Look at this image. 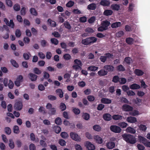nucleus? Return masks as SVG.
I'll list each match as a JSON object with an SVG mask.
<instances>
[{
    "label": "nucleus",
    "instance_id": "5701e85b",
    "mask_svg": "<svg viewBox=\"0 0 150 150\" xmlns=\"http://www.w3.org/2000/svg\"><path fill=\"white\" fill-rule=\"evenodd\" d=\"M93 128L94 130L98 132H100L102 129L101 127L98 125H94L93 127Z\"/></svg>",
    "mask_w": 150,
    "mask_h": 150
},
{
    "label": "nucleus",
    "instance_id": "e2e57ef3",
    "mask_svg": "<svg viewBox=\"0 0 150 150\" xmlns=\"http://www.w3.org/2000/svg\"><path fill=\"white\" fill-rule=\"evenodd\" d=\"M59 143L61 146H64L66 145V142L64 139H61L59 141Z\"/></svg>",
    "mask_w": 150,
    "mask_h": 150
},
{
    "label": "nucleus",
    "instance_id": "3c124183",
    "mask_svg": "<svg viewBox=\"0 0 150 150\" xmlns=\"http://www.w3.org/2000/svg\"><path fill=\"white\" fill-rule=\"evenodd\" d=\"M63 57L65 60H68L71 59V57L69 54L66 53L63 55Z\"/></svg>",
    "mask_w": 150,
    "mask_h": 150
},
{
    "label": "nucleus",
    "instance_id": "20e7f679",
    "mask_svg": "<svg viewBox=\"0 0 150 150\" xmlns=\"http://www.w3.org/2000/svg\"><path fill=\"white\" fill-rule=\"evenodd\" d=\"M110 129L111 131L116 133H120L122 130L119 127L115 125H111Z\"/></svg>",
    "mask_w": 150,
    "mask_h": 150
},
{
    "label": "nucleus",
    "instance_id": "2eb2a0df",
    "mask_svg": "<svg viewBox=\"0 0 150 150\" xmlns=\"http://www.w3.org/2000/svg\"><path fill=\"white\" fill-rule=\"evenodd\" d=\"M100 101L102 103L106 104H109L112 102V100H111L105 98H102Z\"/></svg>",
    "mask_w": 150,
    "mask_h": 150
},
{
    "label": "nucleus",
    "instance_id": "603ef678",
    "mask_svg": "<svg viewBox=\"0 0 150 150\" xmlns=\"http://www.w3.org/2000/svg\"><path fill=\"white\" fill-rule=\"evenodd\" d=\"M139 128L140 130L145 131L146 130L147 127L146 125L141 124L139 126Z\"/></svg>",
    "mask_w": 150,
    "mask_h": 150
},
{
    "label": "nucleus",
    "instance_id": "69168bd1",
    "mask_svg": "<svg viewBox=\"0 0 150 150\" xmlns=\"http://www.w3.org/2000/svg\"><path fill=\"white\" fill-rule=\"evenodd\" d=\"M79 21L81 23H85L87 21V18L85 16L81 17L79 19Z\"/></svg>",
    "mask_w": 150,
    "mask_h": 150
},
{
    "label": "nucleus",
    "instance_id": "72a5a7b5",
    "mask_svg": "<svg viewBox=\"0 0 150 150\" xmlns=\"http://www.w3.org/2000/svg\"><path fill=\"white\" fill-rule=\"evenodd\" d=\"M138 140L139 142H142L144 144V143L147 141V139L141 136H138Z\"/></svg>",
    "mask_w": 150,
    "mask_h": 150
},
{
    "label": "nucleus",
    "instance_id": "c03bdc74",
    "mask_svg": "<svg viewBox=\"0 0 150 150\" xmlns=\"http://www.w3.org/2000/svg\"><path fill=\"white\" fill-rule=\"evenodd\" d=\"M13 132L16 134H18L20 132L19 128L18 126L15 125L13 127Z\"/></svg>",
    "mask_w": 150,
    "mask_h": 150
},
{
    "label": "nucleus",
    "instance_id": "6ab92c4d",
    "mask_svg": "<svg viewBox=\"0 0 150 150\" xmlns=\"http://www.w3.org/2000/svg\"><path fill=\"white\" fill-rule=\"evenodd\" d=\"M98 74L100 76H105L107 74L108 71L104 69H101L98 72Z\"/></svg>",
    "mask_w": 150,
    "mask_h": 150
},
{
    "label": "nucleus",
    "instance_id": "b1692460",
    "mask_svg": "<svg viewBox=\"0 0 150 150\" xmlns=\"http://www.w3.org/2000/svg\"><path fill=\"white\" fill-rule=\"evenodd\" d=\"M56 92L59 95L60 98H62L63 97L64 93L61 89L58 88L56 90Z\"/></svg>",
    "mask_w": 150,
    "mask_h": 150
},
{
    "label": "nucleus",
    "instance_id": "0e129e2a",
    "mask_svg": "<svg viewBox=\"0 0 150 150\" xmlns=\"http://www.w3.org/2000/svg\"><path fill=\"white\" fill-rule=\"evenodd\" d=\"M4 130L6 133L8 135L10 134L11 133V130L9 127H6Z\"/></svg>",
    "mask_w": 150,
    "mask_h": 150
},
{
    "label": "nucleus",
    "instance_id": "f03ea898",
    "mask_svg": "<svg viewBox=\"0 0 150 150\" xmlns=\"http://www.w3.org/2000/svg\"><path fill=\"white\" fill-rule=\"evenodd\" d=\"M97 40V38L96 37L91 36L83 39L81 41V43L84 45H90L96 42Z\"/></svg>",
    "mask_w": 150,
    "mask_h": 150
},
{
    "label": "nucleus",
    "instance_id": "0eeeda50",
    "mask_svg": "<svg viewBox=\"0 0 150 150\" xmlns=\"http://www.w3.org/2000/svg\"><path fill=\"white\" fill-rule=\"evenodd\" d=\"M23 104L22 102L18 101L16 102L14 105V108L15 109L18 110H21L23 108Z\"/></svg>",
    "mask_w": 150,
    "mask_h": 150
},
{
    "label": "nucleus",
    "instance_id": "4c0bfd02",
    "mask_svg": "<svg viewBox=\"0 0 150 150\" xmlns=\"http://www.w3.org/2000/svg\"><path fill=\"white\" fill-rule=\"evenodd\" d=\"M126 42L129 45H132L134 41V39L131 38H128L126 39Z\"/></svg>",
    "mask_w": 150,
    "mask_h": 150
},
{
    "label": "nucleus",
    "instance_id": "7ed1b4c3",
    "mask_svg": "<svg viewBox=\"0 0 150 150\" xmlns=\"http://www.w3.org/2000/svg\"><path fill=\"white\" fill-rule=\"evenodd\" d=\"M104 56H101L99 58V59L101 62L103 63L105 62L107 58L110 59L112 58L113 55L109 53H107L105 54Z\"/></svg>",
    "mask_w": 150,
    "mask_h": 150
},
{
    "label": "nucleus",
    "instance_id": "6e6552de",
    "mask_svg": "<svg viewBox=\"0 0 150 150\" xmlns=\"http://www.w3.org/2000/svg\"><path fill=\"white\" fill-rule=\"evenodd\" d=\"M122 110L125 111H130L132 110L133 108L130 105H127L124 104L122 106Z\"/></svg>",
    "mask_w": 150,
    "mask_h": 150
},
{
    "label": "nucleus",
    "instance_id": "9d476101",
    "mask_svg": "<svg viewBox=\"0 0 150 150\" xmlns=\"http://www.w3.org/2000/svg\"><path fill=\"white\" fill-rule=\"evenodd\" d=\"M103 68L105 69L106 71L108 72H112L114 70V67L111 65H106L103 67Z\"/></svg>",
    "mask_w": 150,
    "mask_h": 150
},
{
    "label": "nucleus",
    "instance_id": "ea45409f",
    "mask_svg": "<svg viewBox=\"0 0 150 150\" xmlns=\"http://www.w3.org/2000/svg\"><path fill=\"white\" fill-rule=\"evenodd\" d=\"M54 130L56 133L58 134L61 132V128L60 127L56 125L54 126Z\"/></svg>",
    "mask_w": 150,
    "mask_h": 150
},
{
    "label": "nucleus",
    "instance_id": "aec40b11",
    "mask_svg": "<svg viewBox=\"0 0 150 150\" xmlns=\"http://www.w3.org/2000/svg\"><path fill=\"white\" fill-rule=\"evenodd\" d=\"M103 119L106 121H110L111 119V116L109 113H106L103 115Z\"/></svg>",
    "mask_w": 150,
    "mask_h": 150
},
{
    "label": "nucleus",
    "instance_id": "052dcab7",
    "mask_svg": "<svg viewBox=\"0 0 150 150\" xmlns=\"http://www.w3.org/2000/svg\"><path fill=\"white\" fill-rule=\"evenodd\" d=\"M13 9L16 11H18L20 9V6L19 4H16L13 6Z\"/></svg>",
    "mask_w": 150,
    "mask_h": 150
},
{
    "label": "nucleus",
    "instance_id": "864d4df0",
    "mask_svg": "<svg viewBox=\"0 0 150 150\" xmlns=\"http://www.w3.org/2000/svg\"><path fill=\"white\" fill-rule=\"evenodd\" d=\"M73 112L76 115H79L80 112V110L78 108H73L72 109Z\"/></svg>",
    "mask_w": 150,
    "mask_h": 150
},
{
    "label": "nucleus",
    "instance_id": "2f4dec72",
    "mask_svg": "<svg viewBox=\"0 0 150 150\" xmlns=\"http://www.w3.org/2000/svg\"><path fill=\"white\" fill-rule=\"evenodd\" d=\"M116 68L117 70L118 71H124L125 70V68L121 64L118 66Z\"/></svg>",
    "mask_w": 150,
    "mask_h": 150
},
{
    "label": "nucleus",
    "instance_id": "dca6fc26",
    "mask_svg": "<svg viewBox=\"0 0 150 150\" xmlns=\"http://www.w3.org/2000/svg\"><path fill=\"white\" fill-rule=\"evenodd\" d=\"M94 139L98 144H101L103 142L102 139L98 135H97L95 136L94 137Z\"/></svg>",
    "mask_w": 150,
    "mask_h": 150
},
{
    "label": "nucleus",
    "instance_id": "8fccbe9b",
    "mask_svg": "<svg viewBox=\"0 0 150 150\" xmlns=\"http://www.w3.org/2000/svg\"><path fill=\"white\" fill-rule=\"evenodd\" d=\"M21 33L20 29H17L15 31V35L16 37L19 38L21 37Z\"/></svg>",
    "mask_w": 150,
    "mask_h": 150
},
{
    "label": "nucleus",
    "instance_id": "e433bc0d",
    "mask_svg": "<svg viewBox=\"0 0 150 150\" xmlns=\"http://www.w3.org/2000/svg\"><path fill=\"white\" fill-rule=\"evenodd\" d=\"M118 125L122 128H124L127 127L128 125V124L125 122H121L118 123Z\"/></svg>",
    "mask_w": 150,
    "mask_h": 150
},
{
    "label": "nucleus",
    "instance_id": "13d9d810",
    "mask_svg": "<svg viewBox=\"0 0 150 150\" xmlns=\"http://www.w3.org/2000/svg\"><path fill=\"white\" fill-rule=\"evenodd\" d=\"M64 26H65V27L66 28L68 29L69 30H70L71 29V26L70 25V24L67 21H66L64 23Z\"/></svg>",
    "mask_w": 150,
    "mask_h": 150
},
{
    "label": "nucleus",
    "instance_id": "f8f14e48",
    "mask_svg": "<svg viewBox=\"0 0 150 150\" xmlns=\"http://www.w3.org/2000/svg\"><path fill=\"white\" fill-rule=\"evenodd\" d=\"M115 146V142H108L106 144V146L107 148L109 149H112L114 148Z\"/></svg>",
    "mask_w": 150,
    "mask_h": 150
},
{
    "label": "nucleus",
    "instance_id": "393cba45",
    "mask_svg": "<svg viewBox=\"0 0 150 150\" xmlns=\"http://www.w3.org/2000/svg\"><path fill=\"white\" fill-rule=\"evenodd\" d=\"M82 117L86 120H88L90 117V115L87 113H83L82 115Z\"/></svg>",
    "mask_w": 150,
    "mask_h": 150
},
{
    "label": "nucleus",
    "instance_id": "412c9836",
    "mask_svg": "<svg viewBox=\"0 0 150 150\" xmlns=\"http://www.w3.org/2000/svg\"><path fill=\"white\" fill-rule=\"evenodd\" d=\"M135 74L138 76H141L144 74V72L141 69H136L134 71Z\"/></svg>",
    "mask_w": 150,
    "mask_h": 150
},
{
    "label": "nucleus",
    "instance_id": "774afa93",
    "mask_svg": "<svg viewBox=\"0 0 150 150\" xmlns=\"http://www.w3.org/2000/svg\"><path fill=\"white\" fill-rule=\"evenodd\" d=\"M21 14V15L24 16L26 13V8L25 7H22L20 11Z\"/></svg>",
    "mask_w": 150,
    "mask_h": 150
},
{
    "label": "nucleus",
    "instance_id": "1a4fd4ad",
    "mask_svg": "<svg viewBox=\"0 0 150 150\" xmlns=\"http://www.w3.org/2000/svg\"><path fill=\"white\" fill-rule=\"evenodd\" d=\"M86 146L88 150H94L95 148V146L88 141L86 142Z\"/></svg>",
    "mask_w": 150,
    "mask_h": 150
},
{
    "label": "nucleus",
    "instance_id": "7c9ffc66",
    "mask_svg": "<svg viewBox=\"0 0 150 150\" xmlns=\"http://www.w3.org/2000/svg\"><path fill=\"white\" fill-rule=\"evenodd\" d=\"M30 13L33 15L37 16L38 15V12L34 8H31L30 9Z\"/></svg>",
    "mask_w": 150,
    "mask_h": 150
},
{
    "label": "nucleus",
    "instance_id": "bf43d9fd",
    "mask_svg": "<svg viewBox=\"0 0 150 150\" xmlns=\"http://www.w3.org/2000/svg\"><path fill=\"white\" fill-rule=\"evenodd\" d=\"M96 20V17L94 16H93L91 17L88 20V22L91 24L94 23Z\"/></svg>",
    "mask_w": 150,
    "mask_h": 150
},
{
    "label": "nucleus",
    "instance_id": "49530a36",
    "mask_svg": "<svg viewBox=\"0 0 150 150\" xmlns=\"http://www.w3.org/2000/svg\"><path fill=\"white\" fill-rule=\"evenodd\" d=\"M60 135L62 137L63 139L67 138L69 136L67 133L65 132H62L60 134Z\"/></svg>",
    "mask_w": 150,
    "mask_h": 150
},
{
    "label": "nucleus",
    "instance_id": "a878e982",
    "mask_svg": "<svg viewBox=\"0 0 150 150\" xmlns=\"http://www.w3.org/2000/svg\"><path fill=\"white\" fill-rule=\"evenodd\" d=\"M111 7L114 10L118 11L120 9V6L117 4H112L111 5Z\"/></svg>",
    "mask_w": 150,
    "mask_h": 150
},
{
    "label": "nucleus",
    "instance_id": "5fc2aeb1",
    "mask_svg": "<svg viewBox=\"0 0 150 150\" xmlns=\"http://www.w3.org/2000/svg\"><path fill=\"white\" fill-rule=\"evenodd\" d=\"M51 42L55 45H57L59 43L58 40L54 38H51L50 40Z\"/></svg>",
    "mask_w": 150,
    "mask_h": 150
},
{
    "label": "nucleus",
    "instance_id": "c85d7f7f",
    "mask_svg": "<svg viewBox=\"0 0 150 150\" xmlns=\"http://www.w3.org/2000/svg\"><path fill=\"white\" fill-rule=\"evenodd\" d=\"M98 69V67L94 66H91L87 68L88 71H95L97 70Z\"/></svg>",
    "mask_w": 150,
    "mask_h": 150
},
{
    "label": "nucleus",
    "instance_id": "58836bf2",
    "mask_svg": "<svg viewBox=\"0 0 150 150\" xmlns=\"http://www.w3.org/2000/svg\"><path fill=\"white\" fill-rule=\"evenodd\" d=\"M10 62L12 65L14 67L18 68L19 67L18 64L15 60L13 59H11L10 60Z\"/></svg>",
    "mask_w": 150,
    "mask_h": 150
},
{
    "label": "nucleus",
    "instance_id": "f257e3e1",
    "mask_svg": "<svg viewBox=\"0 0 150 150\" xmlns=\"http://www.w3.org/2000/svg\"><path fill=\"white\" fill-rule=\"evenodd\" d=\"M123 139L127 143L133 144L137 142V138L134 136L130 134H124L122 135Z\"/></svg>",
    "mask_w": 150,
    "mask_h": 150
},
{
    "label": "nucleus",
    "instance_id": "a18cd8bd",
    "mask_svg": "<svg viewBox=\"0 0 150 150\" xmlns=\"http://www.w3.org/2000/svg\"><path fill=\"white\" fill-rule=\"evenodd\" d=\"M120 78L117 75H115L113 76L112 78V81L115 83H117L119 82Z\"/></svg>",
    "mask_w": 150,
    "mask_h": 150
},
{
    "label": "nucleus",
    "instance_id": "9b49d317",
    "mask_svg": "<svg viewBox=\"0 0 150 150\" xmlns=\"http://www.w3.org/2000/svg\"><path fill=\"white\" fill-rule=\"evenodd\" d=\"M110 4V1L108 0H101L99 3L100 5L103 6H108Z\"/></svg>",
    "mask_w": 150,
    "mask_h": 150
},
{
    "label": "nucleus",
    "instance_id": "4be33fe9",
    "mask_svg": "<svg viewBox=\"0 0 150 150\" xmlns=\"http://www.w3.org/2000/svg\"><path fill=\"white\" fill-rule=\"evenodd\" d=\"M130 88L132 89H137L140 88V86L136 83H133L129 86Z\"/></svg>",
    "mask_w": 150,
    "mask_h": 150
},
{
    "label": "nucleus",
    "instance_id": "6e6d98bb",
    "mask_svg": "<svg viewBox=\"0 0 150 150\" xmlns=\"http://www.w3.org/2000/svg\"><path fill=\"white\" fill-rule=\"evenodd\" d=\"M134 4L133 3H130L128 7V11L131 12L133 10L134 8Z\"/></svg>",
    "mask_w": 150,
    "mask_h": 150
},
{
    "label": "nucleus",
    "instance_id": "c9c22d12",
    "mask_svg": "<svg viewBox=\"0 0 150 150\" xmlns=\"http://www.w3.org/2000/svg\"><path fill=\"white\" fill-rule=\"evenodd\" d=\"M9 146L11 149H14L15 147V145L13 140L12 139H10L9 140Z\"/></svg>",
    "mask_w": 150,
    "mask_h": 150
},
{
    "label": "nucleus",
    "instance_id": "cd10ccee",
    "mask_svg": "<svg viewBox=\"0 0 150 150\" xmlns=\"http://www.w3.org/2000/svg\"><path fill=\"white\" fill-rule=\"evenodd\" d=\"M121 25V23L120 22H116L112 23L111 25V27L112 28L118 27Z\"/></svg>",
    "mask_w": 150,
    "mask_h": 150
},
{
    "label": "nucleus",
    "instance_id": "a19ab883",
    "mask_svg": "<svg viewBox=\"0 0 150 150\" xmlns=\"http://www.w3.org/2000/svg\"><path fill=\"white\" fill-rule=\"evenodd\" d=\"M85 31L89 34H91L94 33V31L91 28L88 27L85 30Z\"/></svg>",
    "mask_w": 150,
    "mask_h": 150
},
{
    "label": "nucleus",
    "instance_id": "680f3d73",
    "mask_svg": "<svg viewBox=\"0 0 150 150\" xmlns=\"http://www.w3.org/2000/svg\"><path fill=\"white\" fill-rule=\"evenodd\" d=\"M9 83L8 84V88L10 89H12L14 86V83L13 81L11 80H9Z\"/></svg>",
    "mask_w": 150,
    "mask_h": 150
},
{
    "label": "nucleus",
    "instance_id": "39448f33",
    "mask_svg": "<svg viewBox=\"0 0 150 150\" xmlns=\"http://www.w3.org/2000/svg\"><path fill=\"white\" fill-rule=\"evenodd\" d=\"M70 135L71 138L73 140L77 142H80L81 141V138L80 136L75 132H71Z\"/></svg>",
    "mask_w": 150,
    "mask_h": 150
},
{
    "label": "nucleus",
    "instance_id": "c756f323",
    "mask_svg": "<svg viewBox=\"0 0 150 150\" xmlns=\"http://www.w3.org/2000/svg\"><path fill=\"white\" fill-rule=\"evenodd\" d=\"M126 131L127 132L132 134H134L136 132L135 129L133 128L130 127H128L126 129Z\"/></svg>",
    "mask_w": 150,
    "mask_h": 150
},
{
    "label": "nucleus",
    "instance_id": "4468645a",
    "mask_svg": "<svg viewBox=\"0 0 150 150\" xmlns=\"http://www.w3.org/2000/svg\"><path fill=\"white\" fill-rule=\"evenodd\" d=\"M127 120L128 122L131 123H134L137 121V119L135 117L132 116L128 117Z\"/></svg>",
    "mask_w": 150,
    "mask_h": 150
},
{
    "label": "nucleus",
    "instance_id": "09e8293b",
    "mask_svg": "<svg viewBox=\"0 0 150 150\" xmlns=\"http://www.w3.org/2000/svg\"><path fill=\"white\" fill-rule=\"evenodd\" d=\"M62 119L59 117H57L55 120V122L56 124L59 125L62 123Z\"/></svg>",
    "mask_w": 150,
    "mask_h": 150
},
{
    "label": "nucleus",
    "instance_id": "f704fd0d",
    "mask_svg": "<svg viewBox=\"0 0 150 150\" xmlns=\"http://www.w3.org/2000/svg\"><path fill=\"white\" fill-rule=\"evenodd\" d=\"M70 75L68 73H67L64 74V78L67 79L65 82H68L70 81Z\"/></svg>",
    "mask_w": 150,
    "mask_h": 150
},
{
    "label": "nucleus",
    "instance_id": "79ce46f5",
    "mask_svg": "<svg viewBox=\"0 0 150 150\" xmlns=\"http://www.w3.org/2000/svg\"><path fill=\"white\" fill-rule=\"evenodd\" d=\"M41 45L43 47H45L46 46L49 45L48 43H47L46 41L44 40H42L40 42Z\"/></svg>",
    "mask_w": 150,
    "mask_h": 150
},
{
    "label": "nucleus",
    "instance_id": "de8ad7c7",
    "mask_svg": "<svg viewBox=\"0 0 150 150\" xmlns=\"http://www.w3.org/2000/svg\"><path fill=\"white\" fill-rule=\"evenodd\" d=\"M74 2L71 0L69 1L66 4V6L67 7H71L74 4Z\"/></svg>",
    "mask_w": 150,
    "mask_h": 150
},
{
    "label": "nucleus",
    "instance_id": "ddd939ff",
    "mask_svg": "<svg viewBox=\"0 0 150 150\" xmlns=\"http://www.w3.org/2000/svg\"><path fill=\"white\" fill-rule=\"evenodd\" d=\"M29 78L32 81H35L38 77V76L32 73H30L28 74Z\"/></svg>",
    "mask_w": 150,
    "mask_h": 150
},
{
    "label": "nucleus",
    "instance_id": "37998d69",
    "mask_svg": "<svg viewBox=\"0 0 150 150\" xmlns=\"http://www.w3.org/2000/svg\"><path fill=\"white\" fill-rule=\"evenodd\" d=\"M59 108L62 111L65 110L66 109V106L65 104L63 103H61L59 105Z\"/></svg>",
    "mask_w": 150,
    "mask_h": 150
},
{
    "label": "nucleus",
    "instance_id": "338daca9",
    "mask_svg": "<svg viewBox=\"0 0 150 150\" xmlns=\"http://www.w3.org/2000/svg\"><path fill=\"white\" fill-rule=\"evenodd\" d=\"M47 98L49 99L52 101L54 100L57 99V98L55 96L52 95H49L48 96Z\"/></svg>",
    "mask_w": 150,
    "mask_h": 150
},
{
    "label": "nucleus",
    "instance_id": "473e14b6",
    "mask_svg": "<svg viewBox=\"0 0 150 150\" xmlns=\"http://www.w3.org/2000/svg\"><path fill=\"white\" fill-rule=\"evenodd\" d=\"M122 118V116L118 115H114L112 117V119L115 120H121Z\"/></svg>",
    "mask_w": 150,
    "mask_h": 150
},
{
    "label": "nucleus",
    "instance_id": "4d7b16f0",
    "mask_svg": "<svg viewBox=\"0 0 150 150\" xmlns=\"http://www.w3.org/2000/svg\"><path fill=\"white\" fill-rule=\"evenodd\" d=\"M34 72L37 74H40L41 73V71L37 67L34 68L33 69Z\"/></svg>",
    "mask_w": 150,
    "mask_h": 150
},
{
    "label": "nucleus",
    "instance_id": "423d86ee",
    "mask_svg": "<svg viewBox=\"0 0 150 150\" xmlns=\"http://www.w3.org/2000/svg\"><path fill=\"white\" fill-rule=\"evenodd\" d=\"M4 21L6 23V25L11 28H13L15 26V24L13 22V20H10V22L6 18H4Z\"/></svg>",
    "mask_w": 150,
    "mask_h": 150
},
{
    "label": "nucleus",
    "instance_id": "f3484780",
    "mask_svg": "<svg viewBox=\"0 0 150 150\" xmlns=\"http://www.w3.org/2000/svg\"><path fill=\"white\" fill-rule=\"evenodd\" d=\"M96 7V4L93 3L89 4L87 7V9L89 10H95Z\"/></svg>",
    "mask_w": 150,
    "mask_h": 150
},
{
    "label": "nucleus",
    "instance_id": "a211bd4d",
    "mask_svg": "<svg viewBox=\"0 0 150 150\" xmlns=\"http://www.w3.org/2000/svg\"><path fill=\"white\" fill-rule=\"evenodd\" d=\"M110 24V23L109 21H105L103 22L101 24V25L107 30L108 29V27Z\"/></svg>",
    "mask_w": 150,
    "mask_h": 150
},
{
    "label": "nucleus",
    "instance_id": "bb28decb",
    "mask_svg": "<svg viewBox=\"0 0 150 150\" xmlns=\"http://www.w3.org/2000/svg\"><path fill=\"white\" fill-rule=\"evenodd\" d=\"M113 11L111 10L107 9L104 11L103 14L106 16H110L112 14Z\"/></svg>",
    "mask_w": 150,
    "mask_h": 150
}]
</instances>
